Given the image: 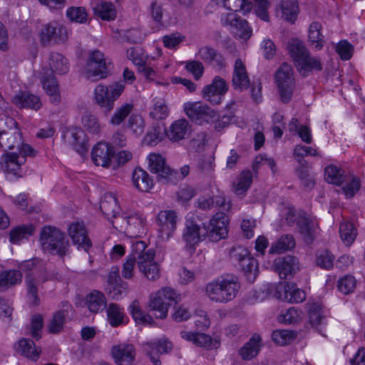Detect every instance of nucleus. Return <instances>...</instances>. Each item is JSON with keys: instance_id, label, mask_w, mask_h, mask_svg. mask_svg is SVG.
<instances>
[{"instance_id": "nucleus-62", "label": "nucleus", "mask_w": 365, "mask_h": 365, "mask_svg": "<svg viewBox=\"0 0 365 365\" xmlns=\"http://www.w3.org/2000/svg\"><path fill=\"white\" fill-rule=\"evenodd\" d=\"M356 284L354 275H344L339 279L337 287L341 292L348 294L354 291Z\"/></svg>"}, {"instance_id": "nucleus-45", "label": "nucleus", "mask_w": 365, "mask_h": 365, "mask_svg": "<svg viewBox=\"0 0 365 365\" xmlns=\"http://www.w3.org/2000/svg\"><path fill=\"white\" fill-rule=\"evenodd\" d=\"M295 247V241L292 235L282 236L277 242L273 243L269 249L271 254H280Z\"/></svg>"}, {"instance_id": "nucleus-20", "label": "nucleus", "mask_w": 365, "mask_h": 365, "mask_svg": "<svg viewBox=\"0 0 365 365\" xmlns=\"http://www.w3.org/2000/svg\"><path fill=\"white\" fill-rule=\"evenodd\" d=\"M143 349L150 356V361L154 365H160L159 355L168 354L173 349V344L165 338L160 339L155 341H150L143 344Z\"/></svg>"}, {"instance_id": "nucleus-6", "label": "nucleus", "mask_w": 365, "mask_h": 365, "mask_svg": "<svg viewBox=\"0 0 365 365\" xmlns=\"http://www.w3.org/2000/svg\"><path fill=\"white\" fill-rule=\"evenodd\" d=\"M178 298V295L173 289L164 287L150 295L148 307L150 311L155 312V318L163 319L168 316L171 302H177Z\"/></svg>"}, {"instance_id": "nucleus-44", "label": "nucleus", "mask_w": 365, "mask_h": 365, "mask_svg": "<svg viewBox=\"0 0 365 365\" xmlns=\"http://www.w3.org/2000/svg\"><path fill=\"white\" fill-rule=\"evenodd\" d=\"M280 8L282 18L289 22L294 23L299 11L297 0H281Z\"/></svg>"}, {"instance_id": "nucleus-4", "label": "nucleus", "mask_w": 365, "mask_h": 365, "mask_svg": "<svg viewBox=\"0 0 365 365\" xmlns=\"http://www.w3.org/2000/svg\"><path fill=\"white\" fill-rule=\"evenodd\" d=\"M24 145L21 133L17 127L16 121L8 116L0 117V147L4 150L16 148L23 150Z\"/></svg>"}, {"instance_id": "nucleus-48", "label": "nucleus", "mask_w": 365, "mask_h": 365, "mask_svg": "<svg viewBox=\"0 0 365 365\" xmlns=\"http://www.w3.org/2000/svg\"><path fill=\"white\" fill-rule=\"evenodd\" d=\"M292 289L291 282H280L277 285L267 284V293L274 291V297L280 300L287 302L289 292Z\"/></svg>"}, {"instance_id": "nucleus-22", "label": "nucleus", "mask_w": 365, "mask_h": 365, "mask_svg": "<svg viewBox=\"0 0 365 365\" xmlns=\"http://www.w3.org/2000/svg\"><path fill=\"white\" fill-rule=\"evenodd\" d=\"M113 148L107 143L96 144L91 153V157L96 165L107 168L110 165L114 157Z\"/></svg>"}, {"instance_id": "nucleus-59", "label": "nucleus", "mask_w": 365, "mask_h": 365, "mask_svg": "<svg viewBox=\"0 0 365 365\" xmlns=\"http://www.w3.org/2000/svg\"><path fill=\"white\" fill-rule=\"evenodd\" d=\"M145 123L143 117L140 115L133 114L128 118V128L135 135H141L145 130Z\"/></svg>"}, {"instance_id": "nucleus-42", "label": "nucleus", "mask_w": 365, "mask_h": 365, "mask_svg": "<svg viewBox=\"0 0 365 365\" xmlns=\"http://www.w3.org/2000/svg\"><path fill=\"white\" fill-rule=\"evenodd\" d=\"M108 321L113 327L126 323L123 309L115 303H110L106 310Z\"/></svg>"}, {"instance_id": "nucleus-17", "label": "nucleus", "mask_w": 365, "mask_h": 365, "mask_svg": "<svg viewBox=\"0 0 365 365\" xmlns=\"http://www.w3.org/2000/svg\"><path fill=\"white\" fill-rule=\"evenodd\" d=\"M203 226L197 225L195 222L187 221L186 226L182 235V238L186 243V248L194 252L195 247L201 241L207 239Z\"/></svg>"}, {"instance_id": "nucleus-39", "label": "nucleus", "mask_w": 365, "mask_h": 365, "mask_svg": "<svg viewBox=\"0 0 365 365\" xmlns=\"http://www.w3.org/2000/svg\"><path fill=\"white\" fill-rule=\"evenodd\" d=\"M43 88L50 96V101L53 104H58L61 102L60 91L58 83L53 74L44 77L42 81Z\"/></svg>"}, {"instance_id": "nucleus-43", "label": "nucleus", "mask_w": 365, "mask_h": 365, "mask_svg": "<svg viewBox=\"0 0 365 365\" xmlns=\"http://www.w3.org/2000/svg\"><path fill=\"white\" fill-rule=\"evenodd\" d=\"M322 29V24L317 21L312 22L309 28V41L317 50H321L325 43L324 36L321 33Z\"/></svg>"}, {"instance_id": "nucleus-38", "label": "nucleus", "mask_w": 365, "mask_h": 365, "mask_svg": "<svg viewBox=\"0 0 365 365\" xmlns=\"http://www.w3.org/2000/svg\"><path fill=\"white\" fill-rule=\"evenodd\" d=\"M133 183L142 192H148L153 185V179L148 173L140 168H135L133 173Z\"/></svg>"}, {"instance_id": "nucleus-3", "label": "nucleus", "mask_w": 365, "mask_h": 365, "mask_svg": "<svg viewBox=\"0 0 365 365\" xmlns=\"http://www.w3.org/2000/svg\"><path fill=\"white\" fill-rule=\"evenodd\" d=\"M288 50L291 57L297 63V69L304 76H307L310 70H322L320 60L312 57L308 49L301 41L298 39L292 40L288 44Z\"/></svg>"}, {"instance_id": "nucleus-56", "label": "nucleus", "mask_w": 365, "mask_h": 365, "mask_svg": "<svg viewBox=\"0 0 365 365\" xmlns=\"http://www.w3.org/2000/svg\"><path fill=\"white\" fill-rule=\"evenodd\" d=\"M19 272H45V266L44 263L37 259L33 258L32 259H29L22 262L19 266Z\"/></svg>"}, {"instance_id": "nucleus-61", "label": "nucleus", "mask_w": 365, "mask_h": 365, "mask_svg": "<svg viewBox=\"0 0 365 365\" xmlns=\"http://www.w3.org/2000/svg\"><path fill=\"white\" fill-rule=\"evenodd\" d=\"M195 345L205 348L207 349H213L218 348L220 346V342L216 339H213L210 336L207 334L197 333L195 341Z\"/></svg>"}, {"instance_id": "nucleus-54", "label": "nucleus", "mask_w": 365, "mask_h": 365, "mask_svg": "<svg viewBox=\"0 0 365 365\" xmlns=\"http://www.w3.org/2000/svg\"><path fill=\"white\" fill-rule=\"evenodd\" d=\"M133 51L131 50L130 52L128 53V57L132 60L134 64L138 66V72L141 73L145 78L148 80H153L156 74L155 71L143 63L141 58L135 57L133 56Z\"/></svg>"}, {"instance_id": "nucleus-26", "label": "nucleus", "mask_w": 365, "mask_h": 365, "mask_svg": "<svg viewBox=\"0 0 365 365\" xmlns=\"http://www.w3.org/2000/svg\"><path fill=\"white\" fill-rule=\"evenodd\" d=\"M14 349L18 354L34 361L38 359L41 353V349L36 346L31 339L25 338L19 340L15 344Z\"/></svg>"}, {"instance_id": "nucleus-31", "label": "nucleus", "mask_w": 365, "mask_h": 365, "mask_svg": "<svg viewBox=\"0 0 365 365\" xmlns=\"http://www.w3.org/2000/svg\"><path fill=\"white\" fill-rule=\"evenodd\" d=\"M262 346V338L255 334L250 340L240 349L239 354L243 360H251L256 357Z\"/></svg>"}, {"instance_id": "nucleus-15", "label": "nucleus", "mask_w": 365, "mask_h": 365, "mask_svg": "<svg viewBox=\"0 0 365 365\" xmlns=\"http://www.w3.org/2000/svg\"><path fill=\"white\" fill-rule=\"evenodd\" d=\"M148 162L150 171L157 175L158 181H172V178L176 174V172L171 170L170 167L166 165L165 160L162 155L151 153L148 156Z\"/></svg>"}, {"instance_id": "nucleus-55", "label": "nucleus", "mask_w": 365, "mask_h": 365, "mask_svg": "<svg viewBox=\"0 0 365 365\" xmlns=\"http://www.w3.org/2000/svg\"><path fill=\"white\" fill-rule=\"evenodd\" d=\"M66 16L71 21L85 24L88 19V13L83 6H71L66 11Z\"/></svg>"}, {"instance_id": "nucleus-11", "label": "nucleus", "mask_w": 365, "mask_h": 365, "mask_svg": "<svg viewBox=\"0 0 365 365\" xmlns=\"http://www.w3.org/2000/svg\"><path fill=\"white\" fill-rule=\"evenodd\" d=\"M228 223L229 218L224 211L217 212L207 225L202 223L208 240L216 242L225 239L228 234Z\"/></svg>"}, {"instance_id": "nucleus-23", "label": "nucleus", "mask_w": 365, "mask_h": 365, "mask_svg": "<svg viewBox=\"0 0 365 365\" xmlns=\"http://www.w3.org/2000/svg\"><path fill=\"white\" fill-rule=\"evenodd\" d=\"M111 354L117 365H132L136 355L133 345L130 344L113 346Z\"/></svg>"}, {"instance_id": "nucleus-36", "label": "nucleus", "mask_w": 365, "mask_h": 365, "mask_svg": "<svg viewBox=\"0 0 365 365\" xmlns=\"http://www.w3.org/2000/svg\"><path fill=\"white\" fill-rule=\"evenodd\" d=\"M47 279L42 275H26V282L27 284L28 294L32 305L37 306L40 300L38 296V286L40 283L46 281Z\"/></svg>"}, {"instance_id": "nucleus-28", "label": "nucleus", "mask_w": 365, "mask_h": 365, "mask_svg": "<svg viewBox=\"0 0 365 365\" xmlns=\"http://www.w3.org/2000/svg\"><path fill=\"white\" fill-rule=\"evenodd\" d=\"M100 208L111 223L112 220H115V218L120 216V208L118 205L117 198L112 193H106L103 195L101 200Z\"/></svg>"}, {"instance_id": "nucleus-7", "label": "nucleus", "mask_w": 365, "mask_h": 365, "mask_svg": "<svg viewBox=\"0 0 365 365\" xmlns=\"http://www.w3.org/2000/svg\"><path fill=\"white\" fill-rule=\"evenodd\" d=\"M147 245L143 241H137L133 244V256L138 258V267L143 274H158L160 264L154 261L155 252L153 249L146 250Z\"/></svg>"}, {"instance_id": "nucleus-8", "label": "nucleus", "mask_w": 365, "mask_h": 365, "mask_svg": "<svg viewBox=\"0 0 365 365\" xmlns=\"http://www.w3.org/2000/svg\"><path fill=\"white\" fill-rule=\"evenodd\" d=\"M18 151L19 153L11 152L3 154L0 164L4 172L21 177V166L26 163L27 156H35L36 151L31 145H24L23 150Z\"/></svg>"}, {"instance_id": "nucleus-21", "label": "nucleus", "mask_w": 365, "mask_h": 365, "mask_svg": "<svg viewBox=\"0 0 365 365\" xmlns=\"http://www.w3.org/2000/svg\"><path fill=\"white\" fill-rule=\"evenodd\" d=\"M68 235L78 249L86 252L92 247V242L88 236V232L83 222H73L68 227Z\"/></svg>"}, {"instance_id": "nucleus-1", "label": "nucleus", "mask_w": 365, "mask_h": 365, "mask_svg": "<svg viewBox=\"0 0 365 365\" xmlns=\"http://www.w3.org/2000/svg\"><path fill=\"white\" fill-rule=\"evenodd\" d=\"M241 285L237 277L228 275L217 278L206 284L205 296L215 303L226 304L235 299Z\"/></svg>"}, {"instance_id": "nucleus-53", "label": "nucleus", "mask_w": 365, "mask_h": 365, "mask_svg": "<svg viewBox=\"0 0 365 365\" xmlns=\"http://www.w3.org/2000/svg\"><path fill=\"white\" fill-rule=\"evenodd\" d=\"M297 336L293 331L277 329L272 332V339L277 344L284 346L290 344Z\"/></svg>"}, {"instance_id": "nucleus-40", "label": "nucleus", "mask_w": 365, "mask_h": 365, "mask_svg": "<svg viewBox=\"0 0 365 365\" xmlns=\"http://www.w3.org/2000/svg\"><path fill=\"white\" fill-rule=\"evenodd\" d=\"M93 11L96 16L103 21H111L116 17L115 6L110 2L100 1L93 6Z\"/></svg>"}, {"instance_id": "nucleus-64", "label": "nucleus", "mask_w": 365, "mask_h": 365, "mask_svg": "<svg viewBox=\"0 0 365 365\" xmlns=\"http://www.w3.org/2000/svg\"><path fill=\"white\" fill-rule=\"evenodd\" d=\"M168 115V108L164 100H158L153 106V110L150 113V116L156 120L165 118Z\"/></svg>"}, {"instance_id": "nucleus-46", "label": "nucleus", "mask_w": 365, "mask_h": 365, "mask_svg": "<svg viewBox=\"0 0 365 365\" xmlns=\"http://www.w3.org/2000/svg\"><path fill=\"white\" fill-rule=\"evenodd\" d=\"M129 310L136 323L148 325H152L154 323L153 317L148 314H145L144 312L142 311L139 306L138 301H133L129 306Z\"/></svg>"}, {"instance_id": "nucleus-18", "label": "nucleus", "mask_w": 365, "mask_h": 365, "mask_svg": "<svg viewBox=\"0 0 365 365\" xmlns=\"http://www.w3.org/2000/svg\"><path fill=\"white\" fill-rule=\"evenodd\" d=\"M63 140L65 143L73 147L80 155L87 153L88 146L85 134L81 128H70L63 131Z\"/></svg>"}, {"instance_id": "nucleus-27", "label": "nucleus", "mask_w": 365, "mask_h": 365, "mask_svg": "<svg viewBox=\"0 0 365 365\" xmlns=\"http://www.w3.org/2000/svg\"><path fill=\"white\" fill-rule=\"evenodd\" d=\"M191 125L186 119H179L171 124L167 132L168 138L173 142H178L189 136Z\"/></svg>"}, {"instance_id": "nucleus-19", "label": "nucleus", "mask_w": 365, "mask_h": 365, "mask_svg": "<svg viewBox=\"0 0 365 365\" xmlns=\"http://www.w3.org/2000/svg\"><path fill=\"white\" fill-rule=\"evenodd\" d=\"M73 309L68 302H61V309L53 313L48 324V332L53 334L60 333L67 320L73 315Z\"/></svg>"}, {"instance_id": "nucleus-24", "label": "nucleus", "mask_w": 365, "mask_h": 365, "mask_svg": "<svg viewBox=\"0 0 365 365\" xmlns=\"http://www.w3.org/2000/svg\"><path fill=\"white\" fill-rule=\"evenodd\" d=\"M302 268L297 257L292 255H287L277 258L273 263V270L279 274H295Z\"/></svg>"}, {"instance_id": "nucleus-10", "label": "nucleus", "mask_w": 365, "mask_h": 365, "mask_svg": "<svg viewBox=\"0 0 365 365\" xmlns=\"http://www.w3.org/2000/svg\"><path fill=\"white\" fill-rule=\"evenodd\" d=\"M275 82L281 101L284 103H289L292 97L295 81L291 65L282 63L275 73Z\"/></svg>"}, {"instance_id": "nucleus-58", "label": "nucleus", "mask_w": 365, "mask_h": 365, "mask_svg": "<svg viewBox=\"0 0 365 365\" xmlns=\"http://www.w3.org/2000/svg\"><path fill=\"white\" fill-rule=\"evenodd\" d=\"M82 124L86 130L93 134H98L101 130V124L96 115L86 113L82 117Z\"/></svg>"}, {"instance_id": "nucleus-16", "label": "nucleus", "mask_w": 365, "mask_h": 365, "mask_svg": "<svg viewBox=\"0 0 365 365\" xmlns=\"http://www.w3.org/2000/svg\"><path fill=\"white\" fill-rule=\"evenodd\" d=\"M160 237L163 240H169L177 226L178 215L174 210H161L157 216Z\"/></svg>"}, {"instance_id": "nucleus-63", "label": "nucleus", "mask_w": 365, "mask_h": 365, "mask_svg": "<svg viewBox=\"0 0 365 365\" xmlns=\"http://www.w3.org/2000/svg\"><path fill=\"white\" fill-rule=\"evenodd\" d=\"M336 52L339 55L341 60H349L354 52L353 46L346 40L340 41L335 47Z\"/></svg>"}, {"instance_id": "nucleus-13", "label": "nucleus", "mask_w": 365, "mask_h": 365, "mask_svg": "<svg viewBox=\"0 0 365 365\" xmlns=\"http://www.w3.org/2000/svg\"><path fill=\"white\" fill-rule=\"evenodd\" d=\"M184 110L190 120L199 125L208 123L217 118V113L212 108L200 102L185 103Z\"/></svg>"}, {"instance_id": "nucleus-29", "label": "nucleus", "mask_w": 365, "mask_h": 365, "mask_svg": "<svg viewBox=\"0 0 365 365\" xmlns=\"http://www.w3.org/2000/svg\"><path fill=\"white\" fill-rule=\"evenodd\" d=\"M106 290L112 299L118 300L127 293L128 284L120 275H108Z\"/></svg>"}, {"instance_id": "nucleus-5", "label": "nucleus", "mask_w": 365, "mask_h": 365, "mask_svg": "<svg viewBox=\"0 0 365 365\" xmlns=\"http://www.w3.org/2000/svg\"><path fill=\"white\" fill-rule=\"evenodd\" d=\"M125 88L122 83L118 82L109 86L98 85L94 90V103L105 115L113 110L115 101L120 97Z\"/></svg>"}, {"instance_id": "nucleus-14", "label": "nucleus", "mask_w": 365, "mask_h": 365, "mask_svg": "<svg viewBox=\"0 0 365 365\" xmlns=\"http://www.w3.org/2000/svg\"><path fill=\"white\" fill-rule=\"evenodd\" d=\"M68 38V33L66 27L57 22H51L44 25L40 32L41 43L45 46L51 43H63Z\"/></svg>"}, {"instance_id": "nucleus-25", "label": "nucleus", "mask_w": 365, "mask_h": 365, "mask_svg": "<svg viewBox=\"0 0 365 365\" xmlns=\"http://www.w3.org/2000/svg\"><path fill=\"white\" fill-rule=\"evenodd\" d=\"M232 84L235 90L240 91L247 90L250 86L246 66L240 58H237L235 63Z\"/></svg>"}, {"instance_id": "nucleus-49", "label": "nucleus", "mask_w": 365, "mask_h": 365, "mask_svg": "<svg viewBox=\"0 0 365 365\" xmlns=\"http://www.w3.org/2000/svg\"><path fill=\"white\" fill-rule=\"evenodd\" d=\"M133 109L132 103H124L118 107L110 119V123L114 126L120 125Z\"/></svg>"}, {"instance_id": "nucleus-51", "label": "nucleus", "mask_w": 365, "mask_h": 365, "mask_svg": "<svg viewBox=\"0 0 365 365\" xmlns=\"http://www.w3.org/2000/svg\"><path fill=\"white\" fill-rule=\"evenodd\" d=\"M339 232L342 241L347 246L351 245L354 242L357 235L356 227L349 222L341 223Z\"/></svg>"}, {"instance_id": "nucleus-52", "label": "nucleus", "mask_w": 365, "mask_h": 365, "mask_svg": "<svg viewBox=\"0 0 365 365\" xmlns=\"http://www.w3.org/2000/svg\"><path fill=\"white\" fill-rule=\"evenodd\" d=\"M252 182V175L251 171H242L237 178L235 192L238 195L244 194L249 189Z\"/></svg>"}, {"instance_id": "nucleus-33", "label": "nucleus", "mask_w": 365, "mask_h": 365, "mask_svg": "<svg viewBox=\"0 0 365 365\" xmlns=\"http://www.w3.org/2000/svg\"><path fill=\"white\" fill-rule=\"evenodd\" d=\"M230 25L235 38L247 41L251 37L252 31L247 21L240 18H234L230 20Z\"/></svg>"}, {"instance_id": "nucleus-12", "label": "nucleus", "mask_w": 365, "mask_h": 365, "mask_svg": "<svg viewBox=\"0 0 365 365\" xmlns=\"http://www.w3.org/2000/svg\"><path fill=\"white\" fill-rule=\"evenodd\" d=\"M108 74V65L104 54L98 50L93 51L88 58L85 75L87 79L96 81L105 78Z\"/></svg>"}, {"instance_id": "nucleus-35", "label": "nucleus", "mask_w": 365, "mask_h": 365, "mask_svg": "<svg viewBox=\"0 0 365 365\" xmlns=\"http://www.w3.org/2000/svg\"><path fill=\"white\" fill-rule=\"evenodd\" d=\"M297 225L300 233L304 236V240L307 242H312L317 227L314 220L307 217L305 215H300L297 220Z\"/></svg>"}, {"instance_id": "nucleus-47", "label": "nucleus", "mask_w": 365, "mask_h": 365, "mask_svg": "<svg viewBox=\"0 0 365 365\" xmlns=\"http://www.w3.org/2000/svg\"><path fill=\"white\" fill-rule=\"evenodd\" d=\"M35 228L34 225H21L13 229L10 232V242L18 244L23 239H27L34 234Z\"/></svg>"}, {"instance_id": "nucleus-37", "label": "nucleus", "mask_w": 365, "mask_h": 365, "mask_svg": "<svg viewBox=\"0 0 365 365\" xmlns=\"http://www.w3.org/2000/svg\"><path fill=\"white\" fill-rule=\"evenodd\" d=\"M86 304L91 312L98 313L106 306V298L103 293L93 290L86 296Z\"/></svg>"}, {"instance_id": "nucleus-34", "label": "nucleus", "mask_w": 365, "mask_h": 365, "mask_svg": "<svg viewBox=\"0 0 365 365\" xmlns=\"http://www.w3.org/2000/svg\"><path fill=\"white\" fill-rule=\"evenodd\" d=\"M48 66L51 71L59 75L65 74L68 71V64L65 57L59 53L51 52L48 59Z\"/></svg>"}, {"instance_id": "nucleus-50", "label": "nucleus", "mask_w": 365, "mask_h": 365, "mask_svg": "<svg viewBox=\"0 0 365 365\" xmlns=\"http://www.w3.org/2000/svg\"><path fill=\"white\" fill-rule=\"evenodd\" d=\"M309 322L312 327H317L323 324L324 316L322 314L321 304L309 303L307 304Z\"/></svg>"}, {"instance_id": "nucleus-41", "label": "nucleus", "mask_w": 365, "mask_h": 365, "mask_svg": "<svg viewBox=\"0 0 365 365\" xmlns=\"http://www.w3.org/2000/svg\"><path fill=\"white\" fill-rule=\"evenodd\" d=\"M198 56L201 60L206 63H212L215 62L220 68L225 66L223 56L210 46H206L200 48Z\"/></svg>"}, {"instance_id": "nucleus-9", "label": "nucleus", "mask_w": 365, "mask_h": 365, "mask_svg": "<svg viewBox=\"0 0 365 365\" xmlns=\"http://www.w3.org/2000/svg\"><path fill=\"white\" fill-rule=\"evenodd\" d=\"M144 219L137 212H126L112 220L113 226L130 237H137L144 230Z\"/></svg>"}, {"instance_id": "nucleus-32", "label": "nucleus", "mask_w": 365, "mask_h": 365, "mask_svg": "<svg viewBox=\"0 0 365 365\" xmlns=\"http://www.w3.org/2000/svg\"><path fill=\"white\" fill-rule=\"evenodd\" d=\"M13 102L18 107L28 108L36 110H38L42 106L38 96L26 92H21L16 95L14 97Z\"/></svg>"}, {"instance_id": "nucleus-30", "label": "nucleus", "mask_w": 365, "mask_h": 365, "mask_svg": "<svg viewBox=\"0 0 365 365\" xmlns=\"http://www.w3.org/2000/svg\"><path fill=\"white\" fill-rule=\"evenodd\" d=\"M197 207L202 210H207L214 207H220L222 211H229L231 208V203L226 202L224 196L217 195L214 197L202 196L197 199Z\"/></svg>"}, {"instance_id": "nucleus-57", "label": "nucleus", "mask_w": 365, "mask_h": 365, "mask_svg": "<svg viewBox=\"0 0 365 365\" xmlns=\"http://www.w3.org/2000/svg\"><path fill=\"white\" fill-rule=\"evenodd\" d=\"M165 132L161 126L154 125L145 135L144 142L148 145H156L163 139Z\"/></svg>"}, {"instance_id": "nucleus-2", "label": "nucleus", "mask_w": 365, "mask_h": 365, "mask_svg": "<svg viewBox=\"0 0 365 365\" xmlns=\"http://www.w3.org/2000/svg\"><path fill=\"white\" fill-rule=\"evenodd\" d=\"M40 242L43 251L60 257H63L68 252L69 242L64 233L52 226L42 228Z\"/></svg>"}, {"instance_id": "nucleus-60", "label": "nucleus", "mask_w": 365, "mask_h": 365, "mask_svg": "<svg viewBox=\"0 0 365 365\" xmlns=\"http://www.w3.org/2000/svg\"><path fill=\"white\" fill-rule=\"evenodd\" d=\"M324 175L326 180L329 183L340 185L344 180L341 170L334 165L327 167Z\"/></svg>"}]
</instances>
